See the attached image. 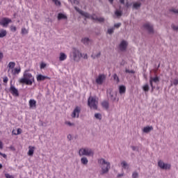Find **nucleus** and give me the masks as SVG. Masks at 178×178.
Returning <instances> with one entry per match:
<instances>
[{
	"label": "nucleus",
	"instance_id": "nucleus-1",
	"mask_svg": "<svg viewBox=\"0 0 178 178\" xmlns=\"http://www.w3.org/2000/svg\"><path fill=\"white\" fill-rule=\"evenodd\" d=\"M21 84H26L27 86H32L34 83V76L31 73L29 72V70H26L24 72L23 78L19 79Z\"/></svg>",
	"mask_w": 178,
	"mask_h": 178
},
{
	"label": "nucleus",
	"instance_id": "nucleus-2",
	"mask_svg": "<svg viewBox=\"0 0 178 178\" xmlns=\"http://www.w3.org/2000/svg\"><path fill=\"white\" fill-rule=\"evenodd\" d=\"M98 163L102 169L100 175H106L111 169V163L106 161L105 159H99Z\"/></svg>",
	"mask_w": 178,
	"mask_h": 178
},
{
	"label": "nucleus",
	"instance_id": "nucleus-3",
	"mask_svg": "<svg viewBox=\"0 0 178 178\" xmlns=\"http://www.w3.org/2000/svg\"><path fill=\"white\" fill-rule=\"evenodd\" d=\"M74 9L76 10V12H79L80 15L84 16V17H86V19H92V20H95V22H99L100 23L104 22L105 20L103 17H98L95 15H90V14L80 10L77 7H74Z\"/></svg>",
	"mask_w": 178,
	"mask_h": 178
},
{
	"label": "nucleus",
	"instance_id": "nucleus-4",
	"mask_svg": "<svg viewBox=\"0 0 178 178\" xmlns=\"http://www.w3.org/2000/svg\"><path fill=\"white\" fill-rule=\"evenodd\" d=\"M88 105L90 109H98V101L94 97H90L88 99Z\"/></svg>",
	"mask_w": 178,
	"mask_h": 178
},
{
	"label": "nucleus",
	"instance_id": "nucleus-5",
	"mask_svg": "<svg viewBox=\"0 0 178 178\" xmlns=\"http://www.w3.org/2000/svg\"><path fill=\"white\" fill-rule=\"evenodd\" d=\"M79 156H83V155H86V156H91L94 155V152L91 150V149L88 148H81L79 151Z\"/></svg>",
	"mask_w": 178,
	"mask_h": 178
},
{
	"label": "nucleus",
	"instance_id": "nucleus-6",
	"mask_svg": "<svg viewBox=\"0 0 178 178\" xmlns=\"http://www.w3.org/2000/svg\"><path fill=\"white\" fill-rule=\"evenodd\" d=\"M72 54L74 60L75 62H80V59H81V57L83 56V54L80 52V51L76 48H73Z\"/></svg>",
	"mask_w": 178,
	"mask_h": 178
},
{
	"label": "nucleus",
	"instance_id": "nucleus-7",
	"mask_svg": "<svg viewBox=\"0 0 178 178\" xmlns=\"http://www.w3.org/2000/svg\"><path fill=\"white\" fill-rule=\"evenodd\" d=\"M159 81V77H158V76H154V77L151 76L150 77L149 84L152 87V92L154 91V90H155V86H154V83H155L156 84H158Z\"/></svg>",
	"mask_w": 178,
	"mask_h": 178
},
{
	"label": "nucleus",
	"instance_id": "nucleus-8",
	"mask_svg": "<svg viewBox=\"0 0 178 178\" xmlns=\"http://www.w3.org/2000/svg\"><path fill=\"white\" fill-rule=\"evenodd\" d=\"M158 165L161 169H163L164 170H167V169H170V164L169 163H165L161 160L159 161Z\"/></svg>",
	"mask_w": 178,
	"mask_h": 178
},
{
	"label": "nucleus",
	"instance_id": "nucleus-9",
	"mask_svg": "<svg viewBox=\"0 0 178 178\" xmlns=\"http://www.w3.org/2000/svg\"><path fill=\"white\" fill-rule=\"evenodd\" d=\"M9 23H12V19L7 17H3L0 20V26H3V27H7Z\"/></svg>",
	"mask_w": 178,
	"mask_h": 178
},
{
	"label": "nucleus",
	"instance_id": "nucleus-10",
	"mask_svg": "<svg viewBox=\"0 0 178 178\" xmlns=\"http://www.w3.org/2000/svg\"><path fill=\"white\" fill-rule=\"evenodd\" d=\"M9 91L13 97H19V90L14 86H10Z\"/></svg>",
	"mask_w": 178,
	"mask_h": 178
},
{
	"label": "nucleus",
	"instance_id": "nucleus-11",
	"mask_svg": "<svg viewBox=\"0 0 178 178\" xmlns=\"http://www.w3.org/2000/svg\"><path fill=\"white\" fill-rule=\"evenodd\" d=\"M106 79V76H105L104 74H99L98 77L96 79V83L97 84H99L101 86L104 81Z\"/></svg>",
	"mask_w": 178,
	"mask_h": 178
},
{
	"label": "nucleus",
	"instance_id": "nucleus-12",
	"mask_svg": "<svg viewBox=\"0 0 178 178\" xmlns=\"http://www.w3.org/2000/svg\"><path fill=\"white\" fill-rule=\"evenodd\" d=\"M81 111V108H80V106H76L72 112V118H79Z\"/></svg>",
	"mask_w": 178,
	"mask_h": 178
},
{
	"label": "nucleus",
	"instance_id": "nucleus-13",
	"mask_svg": "<svg viewBox=\"0 0 178 178\" xmlns=\"http://www.w3.org/2000/svg\"><path fill=\"white\" fill-rule=\"evenodd\" d=\"M144 29L147 30L149 33H154V26L151 25L149 23H146L143 25Z\"/></svg>",
	"mask_w": 178,
	"mask_h": 178
},
{
	"label": "nucleus",
	"instance_id": "nucleus-14",
	"mask_svg": "<svg viewBox=\"0 0 178 178\" xmlns=\"http://www.w3.org/2000/svg\"><path fill=\"white\" fill-rule=\"evenodd\" d=\"M37 81H44V80H51L49 76H44L42 74H38L36 77Z\"/></svg>",
	"mask_w": 178,
	"mask_h": 178
},
{
	"label": "nucleus",
	"instance_id": "nucleus-15",
	"mask_svg": "<svg viewBox=\"0 0 178 178\" xmlns=\"http://www.w3.org/2000/svg\"><path fill=\"white\" fill-rule=\"evenodd\" d=\"M127 48V42L124 40H122L120 44V51H126Z\"/></svg>",
	"mask_w": 178,
	"mask_h": 178
},
{
	"label": "nucleus",
	"instance_id": "nucleus-16",
	"mask_svg": "<svg viewBox=\"0 0 178 178\" xmlns=\"http://www.w3.org/2000/svg\"><path fill=\"white\" fill-rule=\"evenodd\" d=\"M15 66H16V63L11 61L8 63V65H7L8 67V72H10V70L12 71L13 69H15Z\"/></svg>",
	"mask_w": 178,
	"mask_h": 178
},
{
	"label": "nucleus",
	"instance_id": "nucleus-17",
	"mask_svg": "<svg viewBox=\"0 0 178 178\" xmlns=\"http://www.w3.org/2000/svg\"><path fill=\"white\" fill-rule=\"evenodd\" d=\"M20 72H22V68L20 67V66H19L18 67L13 68L11 71V73L15 76L16 74H19Z\"/></svg>",
	"mask_w": 178,
	"mask_h": 178
},
{
	"label": "nucleus",
	"instance_id": "nucleus-18",
	"mask_svg": "<svg viewBox=\"0 0 178 178\" xmlns=\"http://www.w3.org/2000/svg\"><path fill=\"white\" fill-rule=\"evenodd\" d=\"M35 149V147H33V146L29 147V152H28L29 156H33V155H34Z\"/></svg>",
	"mask_w": 178,
	"mask_h": 178
},
{
	"label": "nucleus",
	"instance_id": "nucleus-19",
	"mask_svg": "<svg viewBox=\"0 0 178 178\" xmlns=\"http://www.w3.org/2000/svg\"><path fill=\"white\" fill-rule=\"evenodd\" d=\"M66 59H67V56L66 55V54L62 52L60 53L59 60L60 62H63V60H66Z\"/></svg>",
	"mask_w": 178,
	"mask_h": 178
},
{
	"label": "nucleus",
	"instance_id": "nucleus-20",
	"mask_svg": "<svg viewBox=\"0 0 178 178\" xmlns=\"http://www.w3.org/2000/svg\"><path fill=\"white\" fill-rule=\"evenodd\" d=\"M29 106H30V108H36L37 102L35 99H30L29 100Z\"/></svg>",
	"mask_w": 178,
	"mask_h": 178
},
{
	"label": "nucleus",
	"instance_id": "nucleus-21",
	"mask_svg": "<svg viewBox=\"0 0 178 178\" xmlns=\"http://www.w3.org/2000/svg\"><path fill=\"white\" fill-rule=\"evenodd\" d=\"M58 20H67V16H66V15L63 14V13H58Z\"/></svg>",
	"mask_w": 178,
	"mask_h": 178
},
{
	"label": "nucleus",
	"instance_id": "nucleus-22",
	"mask_svg": "<svg viewBox=\"0 0 178 178\" xmlns=\"http://www.w3.org/2000/svg\"><path fill=\"white\" fill-rule=\"evenodd\" d=\"M6 34L8 32L5 29H0V38H3V37H6Z\"/></svg>",
	"mask_w": 178,
	"mask_h": 178
},
{
	"label": "nucleus",
	"instance_id": "nucleus-23",
	"mask_svg": "<svg viewBox=\"0 0 178 178\" xmlns=\"http://www.w3.org/2000/svg\"><path fill=\"white\" fill-rule=\"evenodd\" d=\"M119 92L120 94H125L126 93V86H120L119 87Z\"/></svg>",
	"mask_w": 178,
	"mask_h": 178
},
{
	"label": "nucleus",
	"instance_id": "nucleus-24",
	"mask_svg": "<svg viewBox=\"0 0 178 178\" xmlns=\"http://www.w3.org/2000/svg\"><path fill=\"white\" fill-rule=\"evenodd\" d=\"M102 106L103 108H104V109H108L109 108V102H106V101H104L102 103Z\"/></svg>",
	"mask_w": 178,
	"mask_h": 178
},
{
	"label": "nucleus",
	"instance_id": "nucleus-25",
	"mask_svg": "<svg viewBox=\"0 0 178 178\" xmlns=\"http://www.w3.org/2000/svg\"><path fill=\"white\" fill-rule=\"evenodd\" d=\"M151 130H154V127H146L143 128V133H149Z\"/></svg>",
	"mask_w": 178,
	"mask_h": 178
},
{
	"label": "nucleus",
	"instance_id": "nucleus-26",
	"mask_svg": "<svg viewBox=\"0 0 178 178\" xmlns=\"http://www.w3.org/2000/svg\"><path fill=\"white\" fill-rule=\"evenodd\" d=\"M81 163H83V165H87V163H88V159L86 157H83L81 159Z\"/></svg>",
	"mask_w": 178,
	"mask_h": 178
},
{
	"label": "nucleus",
	"instance_id": "nucleus-27",
	"mask_svg": "<svg viewBox=\"0 0 178 178\" xmlns=\"http://www.w3.org/2000/svg\"><path fill=\"white\" fill-rule=\"evenodd\" d=\"M81 42L85 45H88V43L90 42V39L88 38H85L82 39Z\"/></svg>",
	"mask_w": 178,
	"mask_h": 178
},
{
	"label": "nucleus",
	"instance_id": "nucleus-28",
	"mask_svg": "<svg viewBox=\"0 0 178 178\" xmlns=\"http://www.w3.org/2000/svg\"><path fill=\"white\" fill-rule=\"evenodd\" d=\"M143 91H145V92H148V91H149V86H148V84H145V86H143Z\"/></svg>",
	"mask_w": 178,
	"mask_h": 178
},
{
	"label": "nucleus",
	"instance_id": "nucleus-29",
	"mask_svg": "<svg viewBox=\"0 0 178 178\" xmlns=\"http://www.w3.org/2000/svg\"><path fill=\"white\" fill-rule=\"evenodd\" d=\"M21 34H22V35H24L25 34H29V30H27L26 28H22L21 30Z\"/></svg>",
	"mask_w": 178,
	"mask_h": 178
},
{
	"label": "nucleus",
	"instance_id": "nucleus-30",
	"mask_svg": "<svg viewBox=\"0 0 178 178\" xmlns=\"http://www.w3.org/2000/svg\"><path fill=\"white\" fill-rule=\"evenodd\" d=\"M99 56H101V52H99L97 54L93 53L91 55V58H92L93 59H95V58H99Z\"/></svg>",
	"mask_w": 178,
	"mask_h": 178
},
{
	"label": "nucleus",
	"instance_id": "nucleus-31",
	"mask_svg": "<svg viewBox=\"0 0 178 178\" xmlns=\"http://www.w3.org/2000/svg\"><path fill=\"white\" fill-rule=\"evenodd\" d=\"M122 167L123 168V169H127V167L129 166V165L127 164V163L126 161H122L121 163Z\"/></svg>",
	"mask_w": 178,
	"mask_h": 178
},
{
	"label": "nucleus",
	"instance_id": "nucleus-32",
	"mask_svg": "<svg viewBox=\"0 0 178 178\" xmlns=\"http://www.w3.org/2000/svg\"><path fill=\"white\" fill-rule=\"evenodd\" d=\"M141 6V4L140 3H134V9H138Z\"/></svg>",
	"mask_w": 178,
	"mask_h": 178
},
{
	"label": "nucleus",
	"instance_id": "nucleus-33",
	"mask_svg": "<svg viewBox=\"0 0 178 178\" xmlns=\"http://www.w3.org/2000/svg\"><path fill=\"white\" fill-rule=\"evenodd\" d=\"M95 118L96 119H99V120H101L102 115L100 113H95Z\"/></svg>",
	"mask_w": 178,
	"mask_h": 178
},
{
	"label": "nucleus",
	"instance_id": "nucleus-34",
	"mask_svg": "<svg viewBox=\"0 0 178 178\" xmlns=\"http://www.w3.org/2000/svg\"><path fill=\"white\" fill-rule=\"evenodd\" d=\"M10 31H12L13 33H15V31H16V30H17V29L16 28L15 26L12 25V26L10 27Z\"/></svg>",
	"mask_w": 178,
	"mask_h": 178
},
{
	"label": "nucleus",
	"instance_id": "nucleus-35",
	"mask_svg": "<svg viewBox=\"0 0 178 178\" xmlns=\"http://www.w3.org/2000/svg\"><path fill=\"white\" fill-rule=\"evenodd\" d=\"M113 79L117 81V83H119L120 81V80L119 79V76H118V74H114Z\"/></svg>",
	"mask_w": 178,
	"mask_h": 178
},
{
	"label": "nucleus",
	"instance_id": "nucleus-36",
	"mask_svg": "<svg viewBox=\"0 0 178 178\" xmlns=\"http://www.w3.org/2000/svg\"><path fill=\"white\" fill-rule=\"evenodd\" d=\"M115 15H117L118 17L122 16V11L116 10Z\"/></svg>",
	"mask_w": 178,
	"mask_h": 178
},
{
	"label": "nucleus",
	"instance_id": "nucleus-37",
	"mask_svg": "<svg viewBox=\"0 0 178 178\" xmlns=\"http://www.w3.org/2000/svg\"><path fill=\"white\" fill-rule=\"evenodd\" d=\"M3 83H5V84H8V81H9V79L8 78V76H4L3 78Z\"/></svg>",
	"mask_w": 178,
	"mask_h": 178
},
{
	"label": "nucleus",
	"instance_id": "nucleus-38",
	"mask_svg": "<svg viewBox=\"0 0 178 178\" xmlns=\"http://www.w3.org/2000/svg\"><path fill=\"white\" fill-rule=\"evenodd\" d=\"M15 134V136H19V134H22V129L18 128L17 129V134Z\"/></svg>",
	"mask_w": 178,
	"mask_h": 178
},
{
	"label": "nucleus",
	"instance_id": "nucleus-39",
	"mask_svg": "<svg viewBox=\"0 0 178 178\" xmlns=\"http://www.w3.org/2000/svg\"><path fill=\"white\" fill-rule=\"evenodd\" d=\"M53 2H54L55 5H57L58 6H60V1L58 0H51Z\"/></svg>",
	"mask_w": 178,
	"mask_h": 178
},
{
	"label": "nucleus",
	"instance_id": "nucleus-40",
	"mask_svg": "<svg viewBox=\"0 0 178 178\" xmlns=\"http://www.w3.org/2000/svg\"><path fill=\"white\" fill-rule=\"evenodd\" d=\"M177 86L178 85V80L177 79H174L172 81V83H171V86Z\"/></svg>",
	"mask_w": 178,
	"mask_h": 178
},
{
	"label": "nucleus",
	"instance_id": "nucleus-41",
	"mask_svg": "<svg viewBox=\"0 0 178 178\" xmlns=\"http://www.w3.org/2000/svg\"><path fill=\"white\" fill-rule=\"evenodd\" d=\"M125 72L126 73H131V74H134V73H136L134 70H126Z\"/></svg>",
	"mask_w": 178,
	"mask_h": 178
},
{
	"label": "nucleus",
	"instance_id": "nucleus-42",
	"mask_svg": "<svg viewBox=\"0 0 178 178\" xmlns=\"http://www.w3.org/2000/svg\"><path fill=\"white\" fill-rule=\"evenodd\" d=\"M121 26L122 23H118L114 25V27H115L116 29H119V27H120Z\"/></svg>",
	"mask_w": 178,
	"mask_h": 178
},
{
	"label": "nucleus",
	"instance_id": "nucleus-43",
	"mask_svg": "<svg viewBox=\"0 0 178 178\" xmlns=\"http://www.w3.org/2000/svg\"><path fill=\"white\" fill-rule=\"evenodd\" d=\"M133 178H138V173L137 172H134L132 175Z\"/></svg>",
	"mask_w": 178,
	"mask_h": 178
},
{
	"label": "nucleus",
	"instance_id": "nucleus-44",
	"mask_svg": "<svg viewBox=\"0 0 178 178\" xmlns=\"http://www.w3.org/2000/svg\"><path fill=\"white\" fill-rule=\"evenodd\" d=\"M172 29L175 30V31H178V26H176L175 25H172Z\"/></svg>",
	"mask_w": 178,
	"mask_h": 178
},
{
	"label": "nucleus",
	"instance_id": "nucleus-45",
	"mask_svg": "<svg viewBox=\"0 0 178 178\" xmlns=\"http://www.w3.org/2000/svg\"><path fill=\"white\" fill-rule=\"evenodd\" d=\"M81 58H83V59H88V56H87V54H82Z\"/></svg>",
	"mask_w": 178,
	"mask_h": 178
},
{
	"label": "nucleus",
	"instance_id": "nucleus-46",
	"mask_svg": "<svg viewBox=\"0 0 178 178\" xmlns=\"http://www.w3.org/2000/svg\"><path fill=\"white\" fill-rule=\"evenodd\" d=\"M0 155L1 156H3V158H5V159H6V158H8V156H6V154H3L2 152H0Z\"/></svg>",
	"mask_w": 178,
	"mask_h": 178
},
{
	"label": "nucleus",
	"instance_id": "nucleus-47",
	"mask_svg": "<svg viewBox=\"0 0 178 178\" xmlns=\"http://www.w3.org/2000/svg\"><path fill=\"white\" fill-rule=\"evenodd\" d=\"M108 34H112L113 33V29H108Z\"/></svg>",
	"mask_w": 178,
	"mask_h": 178
},
{
	"label": "nucleus",
	"instance_id": "nucleus-48",
	"mask_svg": "<svg viewBox=\"0 0 178 178\" xmlns=\"http://www.w3.org/2000/svg\"><path fill=\"white\" fill-rule=\"evenodd\" d=\"M45 66H47V64L42 63L40 65V69H44V67H45Z\"/></svg>",
	"mask_w": 178,
	"mask_h": 178
},
{
	"label": "nucleus",
	"instance_id": "nucleus-49",
	"mask_svg": "<svg viewBox=\"0 0 178 178\" xmlns=\"http://www.w3.org/2000/svg\"><path fill=\"white\" fill-rule=\"evenodd\" d=\"M3 149V143H2V141L0 140V149Z\"/></svg>",
	"mask_w": 178,
	"mask_h": 178
},
{
	"label": "nucleus",
	"instance_id": "nucleus-50",
	"mask_svg": "<svg viewBox=\"0 0 178 178\" xmlns=\"http://www.w3.org/2000/svg\"><path fill=\"white\" fill-rule=\"evenodd\" d=\"M3 59V53L0 52V60Z\"/></svg>",
	"mask_w": 178,
	"mask_h": 178
},
{
	"label": "nucleus",
	"instance_id": "nucleus-51",
	"mask_svg": "<svg viewBox=\"0 0 178 178\" xmlns=\"http://www.w3.org/2000/svg\"><path fill=\"white\" fill-rule=\"evenodd\" d=\"M65 124H68V126H72L73 124H72L70 122H66Z\"/></svg>",
	"mask_w": 178,
	"mask_h": 178
},
{
	"label": "nucleus",
	"instance_id": "nucleus-52",
	"mask_svg": "<svg viewBox=\"0 0 178 178\" xmlns=\"http://www.w3.org/2000/svg\"><path fill=\"white\" fill-rule=\"evenodd\" d=\"M124 175V174H118V177H123Z\"/></svg>",
	"mask_w": 178,
	"mask_h": 178
},
{
	"label": "nucleus",
	"instance_id": "nucleus-53",
	"mask_svg": "<svg viewBox=\"0 0 178 178\" xmlns=\"http://www.w3.org/2000/svg\"><path fill=\"white\" fill-rule=\"evenodd\" d=\"M131 148L133 151H136V149H137V147H136L135 146H131Z\"/></svg>",
	"mask_w": 178,
	"mask_h": 178
},
{
	"label": "nucleus",
	"instance_id": "nucleus-54",
	"mask_svg": "<svg viewBox=\"0 0 178 178\" xmlns=\"http://www.w3.org/2000/svg\"><path fill=\"white\" fill-rule=\"evenodd\" d=\"M67 138H68V140H72V135H68L67 136Z\"/></svg>",
	"mask_w": 178,
	"mask_h": 178
},
{
	"label": "nucleus",
	"instance_id": "nucleus-55",
	"mask_svg": "<svg viewBox=\"0 0 178 178\" xmlns=\"http://www.w3.org/2000/svg\"><path fill=\"white\" fill-rule=\"evenodd\" d=\"M120 3L124 5V0H120Z\"/></svg>",
	"mask_w": 178,
	"mask_h": 178
},
{
	"label": "nucleus",
	"instance_id": "nucleus-56",
	"mask_svg": "<svg viewBox=\"0 0 178 178\" xmlns=\"http://www.w3.org/2000/svg\"><path fill=\"white\" fill-rule=\"evenodd\" d=\"M110 3H113V0H108Z\"/></svg>",
	"mask_w": 178,
	"mask_h": 178
},
{
	"label": "nucleus",
	"instance_id": "nucleus-57",
	"mask_svg": "<svg viewBox=\"0 0 178 178\" xmlns=\"http://www.w3.org/2000/svg\"><path fill=\"white\" fill-rule=\"evenodd\" d=\"M17 134V133L15 132V130L13 131V134H14V136H15V134Z\"/></svg>",
	"mask_w": 178,
	"mask_h": 178
},
{
	"label": "nucleus",
	"instance_id": "nucleus-58",
	"mask_svg": "<svg viewBox=\"0 0 178 178\" xmlns=\"http://www.w3.org/2000/svg\"><path fill=\"white\" fill-rule=\"evenodd\" d=\"M0 169H2V164H0Z\"/></svg>",
	"mask_w": 178,
	"mask_h": 178
},
{
	"label": "nucleus",
	"instance_id": "nucleus-59",
	"mask_svg": "<svg viewBox=\"0 0 178 178\" xmlns=\"http://www.w3.org/2000/svg\"><path fill=\"white\" fill-rule=\"evenodd\" d=\"M127 8H129V4H127Z\"/></svg>",
	"mask_w": 178,
	"mask_h": 178
},
{
	"label": "nucleus",
	"instance_id": "nucleus-60",
	"mask_svg": "<svg viewBox=\"0 0 178 178\" xmlns=\"http://www.w3.org/2000/svg\"><path fill=\"white\" fill-rule=\"evenodd\" d=\"M140 1H143V0H140Z\"/></svg>",
	"mask_w": 178,
	"mask_h": 178
}]
</instances>
